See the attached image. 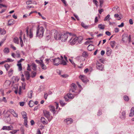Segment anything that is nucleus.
Returning a JSON list of instances; mask_svg holds the SVG:
<instances>
[{
	"mask_svg": "<svg viewBox=\"0 0 134 134\" xmlns=\"http://www.w3.org/2000/svg\"><path fill=\"white\" fill-rule=\"evenodd\" d=\"M14 88L15 89L14 91L15 93L16 94H17L18 93V86H16L15 87H14Z\"/></svg>",
	"mask_w": 134,
	"mask_h": 134,
	"instance_id": "44",
	"label": "nucleus"
},
{
	"mask_svg": "<svg viewBox=\"0 0 134 134\" xmlns=\"http://www.w3.org/2000/svg\"><path fill=\"white\" fill-rule=\"evenodd\" d=\"M49 109L51 111H52L53 112V114L54 115L55 113V107L52 106V105H50L49 106Z\"/></svg>",
	"mask_w": 134,
	"mask_h": 134,
	"instance_id": "16",
	"label": "nucleus"
},
{
	"mask_svg": "<svg viewBox=\"0 0 134 134\" xmlns=\"http://www.w3.org/2000/svg\"><path fill=\"white\" fill-rule=\"evenodd\" d=\"M12 20L13 21V20H9L8 21V24L9 25H12L13 24V23H11V22L12 21Z\"/></svg>",
	"mask_w": 134,
	"mask_h": 134,
	"instance_id": "57",
	"label": "nucleus"
},
{
	"mask_svg": "<svg viewBox=\"0 0 134 134\" xmlns=\"http://www.w3.org/2000/svg\"><path fill=\"white\" fill-rule=\"evenodd\" d=\"M2 100L5 103H6L7 102V101L6 100L5 98V97H3V98L2 99Z\"/></svg>",
	"mask_w": 134,
	"mask_h": 134,
	"instance_id": "59",
	"label": "nucleus"
},
{
	"mask_svg": "<svg viewBox=\"0 0 134 134\" xmlns=\"http://www.w3.org/2000/svg\"><path fill=\"white\" fill-rule=\"evenodd\" d=\"M54 65L57 66L60 64V60L59 58L52 59Z\"/></svg>",
	"mask_w": 134,
	"mask_h": 134,
	"instance_id": "7",
	"label": "nucleus"
},
{
	"mask_svg": "<svg viewBox=\"0 0 134 134\" xmlns=\"http://www.w3.org/2000/svg\"><path fill=\"white\" fill-rule=\"evenodd\" d=\"M81 25L82 27L86 29L88 27V26L86 25L83 22H82L81 23Z\"/></svg>",
	"mask_w": 134,
	"mask_h": 134,
	"instance_id": "38",
	"label": "nucleus"
},
{
	"mask_svg": "<svg viewBox=\"0 0 134 134\" xmlns=\"http://www.w3.org/2000/svg\"><path fill=\"white\" fill-rule=\"evenodd\" d=\"M11 84L10 81L8 80L6 81L4 83V85H8V86L10 85Z\"/></svg>",
	"mask_w": 134,
	"mask_h": 134,
	"instance_id": "39",
	"label": "nucleus"
},
{
	"mask_svg": "<svg viewBox=\"0 0 134 134\" xmlns=\"http://www.w3.org/2000/svg\"><path fill=\"white\" fill-rule=\"evenodd\" d=\"M35 61L37 63L40 64V65H41V64L43 62V61L42 60H36Z\"/></svg>",
	"mask_w": 134,
	"mask_h": 134,
	"instance_id": "35",
	"label": "nucleus"
},
{
	"mask_svg": "<svg viewBox=\"0 0 134 134\" xmlns=\"http://www.w3.org/2000/svg\"><path fill=\"white\" fill-rule=\"evenodd\" d=\"M92 42V41H87L86 42H85V44L86 45H88V44Z\"/></svg>",
	"mask_w": 134,
	"mask_h": 134,
	"instance_id": "51",
	"label": "nucleus"
},
{
	"mask_svg": "<svg viewBox=\"0 0 134 134\" xmlns=\"http://www.w3.org/2000/svg\"><path fill=\"white\" fill-rule=\"evenodd\" d=\"M45 118L43 117H42L41 119V122L44 124H47V121H46Z\"/></svg>",
	"mask_w": 134,
	"mask_h": 134,
	"instance_id": "17",
	"label": "nucleus"
},
{
	"mask_svg": "<svg viewBox=\"0 0 134 134\" xmlns=\"http://www.w3.org/2000/svg\"><path fill=\"white\" fill-rule=\"evenodd\" d=\"M124 99L125 101H128L129 100V97L127 96H124Z\"/></svg>",
	"mask_w": 134,
	"mask_h": 134,
	"instance_id": "43",
	"label": "nucleus"
},
{
	"mask_svg": "<svg viewBox=\"0 0 134 134\" xmlns=\"http://www.w3.org/2000/svg\"><path fill=\"white\" fill-rule=\"evenodd\" d=\"M53 34L54 37L55 39L56 40H59L61 36L60 34L56 30H53Z\"/></svg>",
	"mask_w": 134,
	"mask_h": 134,
	"instance_id": "5",
	"label": "nucleus"
},
{
	"mask_svg": "<svg viewBox=\"0 0 134 134\" xmlns=\"http://www.w3.org/2000/svg\"><path fill=\"white\" fill-rule=\"evenodd\" d=\"M79 78L81 79L82 81L84 83H85L87 82V79L83 75H81L79 76Z\"/></svg>",
	"mask_w": 134,
	"mask_h": 134,
	"instance_id": "13",
	"label": "nucleus"
},
{
	"mask_svg": "<svg viewBox=\"0 0 134 134\" xmlns=\"http://www.w3.org/2000/svg\"><path fill=\"white\" fill-rule=\"evenodd\" d=\"M28 105L30 107H32L34 106V102L32 100H30L29 102Z\"/></svg>",
	"mask_w": 134,
	"mask_h": 134,
	"instance_id": "26",
	"label": "nucleus"
},
{
	"mask_svg": "<svg viewBox=\"0 0 134 134\" xmlns=\"http://www.w3.org/2000/svg\"><path fill=\"white\" fill-rule=\"evenodd\" d=\"M124 26V23H121L120 25H118V27H123Z\"/></svg>",
	"mask_w": 134,
	"mask_h": 134,
	"instance_id": "63",
	"label": "nucleus"
},
{
	"mask_svg": "<svg viewBox=\"0 0 134 134\" xmlns=\"http://www.w3.org/2000/svg\"><path fill=\"white\" fill-rule=\"evenodd\" d=\"M19 131V130H13L12 131L10 132V133H12V134H15L18 131Z\"/></svg>",
	"mask_w": 134,
	"mask_h": 134,
	"instance_id": "46",
	"label": "nucleus"
},
{
	"mask_svg": "<svg viewBox=\"0 0 134 134\" xmlns=\"http://www.w3.org/2000/svg\"><path fill=\"white\" fill-rule=\"evenodd\" d=\"M42 69L44 70H45L47 69V66H46L43 63V62L40 65Z\"/></svg>",
	"mask_w": 134,
	"mask_h": 134,
	"instance_id": "23",
	"label": "nucleus"
},
{
	"mask_svg": "<svg viewBox=\"0 0 134 134\" xmlns=\"http://www.w3.org/2000/svg\"><path fill=\"white\" fill-rule=\"evenodd\" d=\"M119 31V29L118 28H115V29L114 31L116 33L118 32Z\"/></svg>",
	"mask_w": 134,
	"mask_h": 134,
	"instance_id": "64",
	"label": "nucleus"
},
{
	"mask_svg": "<svg viewBox=\"0 0 134 134\" xmlns=\"http://www.w3.org/2000/svg\"><path fill=\"white\" fill-rule=\"evenodd\" d=\"M60 103L62 106H64L65 104V103L64 102V101L62 100L60 101Z\"/></svg>",
	"mask_w": 134,
	"mask_h": 134,
	"instance_id": "47",
	"label": "nucleus"
},
{
	"mask_svg": "<svg viewBox=\"0 0 134 134\" xmlns=\"http://www.w3.org/2000/svg\"><path fill=\"white\" fill-rule=\"evenodd\" d=\"M32 91H31L30 92H29L28 93V96L30 98H31L32 97Z\"/></svg>",
	"mask_w": 134,
	"mask_h": 134,
	"instance_id": "36",
	"label": "nucleus"
},
{
	"mask_svg": "<svg viewBox=\"0 0 134 134\" xmlns=\"http://www.w3.org/2000/svg\"><path fill=\"white\" fill-rule=\"evenodd\" d=\"M43 113L44 116L48 119L49 121H50L52 119L53 117L51 116L49 111L46 110H44L43 111Z\"/></svg>",
	"mask_w": 134,
	"mask_h": 134,
	"instance_id": "4",
	"label": "nucleus"
},
{
	"mask_svg": "<svg viewBox=\"0 0 134 134\" xmlns=\"http://www.w3.org/2000/svg\"><path fill=\"white\" fill-rule=\"evenodd\" d=\"M64 121V122L66 123L67 124H69L72 123L73 122V120L71 118H69L65 119Z\"/></svg>",
	"mask_w": 134,
	"mask_h": 134,
	"instance_id": "12",
	"label": "nucleus"
},
{
	"mask_svg": "<svg viewBox=\"0 0 134 134\" xmlns=\"http://www.w3.org/2000/svg\"><path fill=\"white\" fill-rule=\"evenodd\" d=\"M122 41L124 43H126L128 41L129 38V36L127 34H123L122 35Z\"/></svg>",
	"mask_w": 134,
	"mask_h": 134,
	"instance_id": "9",
	"label": "nucleus"
},
{
	"mask_svg": "<svg viewBox=\"0 0 134 134\" xmlns=\"http://www.w3.org/2000/svg\"><path fill=\"white\" fill-rule=\"evenodd\" d=\"M44 29L42 27H41L38 29L36 33V36L42 37L43 36Z\"/></svg>",
	"mask_w": 134,
	"mask_h": 134,
	"instance_id": "2",
	"label": "nucleus"
},
{
	"mask_svg": "<svg viewBox=\"0 0 134 134\" xmlns=\"http://www.w3.org/2000/svg\"><path fill=\"white\" fill-rule=\"evenodd\" d=\"M24 125L26 126V127H27V117H26V118H24Z\"/></svg>",
	"mask_w": 134,
	"mask_h": 134,
	"instance_id": "27",
	"label": "nucleus"
},
{
	"mask_svg": "<svg viewBox=\"0 0 134 134\" xmlns=\"http://www.w3.org/2000/svg\"><path fill=\"white\" fill-rule=\"evenodd\" d=\"M15 56L17 58H20L21 57L20 55V54L19 51H17L16 52V53L15 54Z\"/></svg>",
	"mask_w": 134,
	"mask_h": 134,
	"instance_id": "32",
	"label": "nucleus"
},
{
	"mask_svg": "<svg viewBox=\"0 0 134 134\" xmlns=\"http://www.w3.org/2000/svg\"><path fill=\"white\" fill-rule=\"evenodd\" d=\"M26 34L27 36H29L30 38H31L33 37V35L31 29L30 30L29 34V30L28 28H27L26 30Z\"/></svg>",
	"mask_w": 134,
	"mask_h": 134,
	"instance_id": "11",
	"label": "nucleus"
},
{
	"mask_svg": "<svg viewBox=\"0 0 134 134\" xmlns=\"http://www.w3.org/2000/svg\"><path fill=\"white\" fill-rule=\"evenodd\" d=\"M25 74L26 79L27 80H28L29 79L30 77L29 72L28 71H25Z\"/></svg>",
	"mask_w": 134,
	"mask_h": 134,
	"instance_id": "14",
	"label": "nucleus"
},
{
	"mask_svg": "<svg viewBox=\"0 0 134 134\" xmlns=\"http://www.w3.org/2000/svg\"><path fill=\"white\" fill-rule=\"evenodd\" d=\"M126 117L125 112V111H123L122 113V116H120V118L122 119H124Z\"/></svg>",
	"mask_w": 134,
	"mask_h": 134,
	"instance_id": "19",
	"label": "nucleus"
},
{
	"mask_svg": "<svg viewBox=\"0 0 134 134\" xmlns=\"http://www.w3.org/2000/svg\"><path fill=\"white\" fill-rule=\"evenodd\" d=\"M83 37L82 36L77 37L76 36V45L82 43Z\"/></svg>",
	"mask_w": 134,
	"mask_h": 134,
	"instance_id": "8",
	"label": "nucleus"
},
{
	"mask_svg": "<svg viewBox=\"0 0 134 134\" xmlns=\"http://www.w3.org/2000/svg\"><path fill=\"white\" fill-rule=\"evenodd\" d=\"M9 112L11 113L12 114L15 111L13 109H10L9 110Z\"/></svg>",
	"mask_w": 134,
	"mask_h": 134,
	"instance_id": "52",
	"label": "nucleus"
},
{
	"mask_svg": "<svg viewBox=\"0 0 134 134\" xmlns=\"http://www.w3.org/2000/svg\"><path fill=\"white\" fill-rule=\"evenodd\" d=\"M0 33L1 35H4L6 33V31L4 29L0 28Z\"/></svg>",
	"mask_w": 134,
	"mask_h": 134,
	"instance_id": "25",
	"label": "nucleus"
},
{
	"mask_svg": "<svg viewBox=\"0 0 134 134\" xmlns=\"http://www.w3.org/2000/svg\"><path fill=\"white\" fill-rule=\"evenodd\" d=\"M110 16V15L108 14L107 16L105 17V18L104 19V21H107L108 19Z\"/></svg>",
	"mask_w": 134,
	"mask_h": 134,
	"instance_id": "50",
	"label": "nucleus"
},
{
	"mask_svg": "<svg viewBox=\"0 0 134 134\" xmlns=\"http://www.w3.org/2000/svg\"><path fill=\"white\" fill-rule=\"evenodd\" d=\"M68 34L70 35V36H71L72 33L68 32L64 35H61L59 40H61L62 42H65L67 40L68 37Z\"/></svg>",
	"mask_w": 134,
	"mask_h": 134,
	"instance_id": "3",
	"label": "nucleus"
},
{
	"mask_svg": "<svg viewBox=\"0 0 134 134\" xmlns=\"http://www.w3.org/2000/svg\"><path fill=\"white\" fill-rule=\"evenodd\" d=\"M7 62H13L14 61V60H12L11 59H10L9 58H8L7 59Z\"/></svg>",
	"mask_w": 134,
	"mask_h": 134,
	"instance_id": "48",
	"label": "nucleus"
},
{
	"mask_svg": "<svg viewBox=\"0 0 134 134\" xmlns=\"http://www.w3.org/2000/svg\"><path fill=\"white\" fill-rule=\"evenodd\" d=\"M21 114L23 118H24V117L26 118V117H27L26 116L27 115V114L24 111H23L22 112Z\"/></svg>",
	"mask_w": 134,
	"mask_h": 134,
	"instance_id": "37",
	"label": "nucleus"
},
{
	"mask_svg": "<svg viewBox=\"0 0 134 134\" xmlns=\"http://www.w3.org/2000/svg\"><path fill=\"white\" fill-rule=\"evenodd\" d=\"M13 71V70L12 69H10L9 70V71L8 72V73H9L8 74H9V76H11L12 74Z\"/></svg>",
	"mask_w": 134,
	"mask_h": 134,
	"instance_id": "49",
	"label": "nucleus"
},
{
	"mask_svg": "<svg viewBox=\"0 0 134 134\" xmlns=\"http://www.w3.org/2000/svg\"><path fill=\"white\" fill-rule=\"evenodd\" d=\"M60 64H62L63 65H66L67 64L66 62L63 60H62L61 62H60Z\"/></svg>",
	"mask_w": 134,
	"mask_h": 134,
	"instance_id": "34",
	"label": "nucleus"
},
{
	"mask_svg": "<svg viewBox=\"0 0 134 134\" xmlns=\"http://www.w3.org/2000/svg\"><path fill=\"white\" fill-rule=\"evenodd\" d=\"M83 58V57H82V56H80V57H77L76 58V59L79 61L80 62L83 59L82 58Z\"/></svg>",
	"mask_w": 134,
	"mask_h": 134,
	"instance_id": "40",
	"label": "nucleus"
},
{
	"mask_svg": "<svg viewBox=\"0 0 134 134\" xmlns=\"http://www.w3.org/2000/svg\"><path fill=\"white\" fill-rule=\"evenodd\" d=\"M129 23L131 25L133 24V22L132 20V19H130L129 20Z\"/></svg>",
	"mask_w": 134,
	"mask_h": 134,
	"instance_id": "60",
	"label": "nucleus"
},
{
	"mask_svg": "<svg viewBox=\"0 0 134 134\" xmlns=\"http://www.w3.org/2000/svg\"><path fill=\"white\" fill-rule=\"evenodd\" d=\"M13 129L12 126L11 125L7 126V130H12Z\"/></svg>",
	"mask_w": 134,
	"mask_h": 134,
	"instance_id": "41",
	"label": "nucleus"
},
{
	"mask_svg": "<svg viewBox=\"0 0 134 134\" xmlns=\"http://www.w3.org/2000/svg\"><path fill=\"white\" fill-rule=\"evenodd\" d=\"M14 42L17 44L19 43V39L17 37H15L13 40Z\"/></svg>",
	"mask_w": 134,
	"mask_h": 134,
	"instance_id": "31",
	"label": "nucleus"
},
{
	"mask_svg": "<svg viewBox=\"0 0 134 134\" xmlns=\"http://www.w3.org/2000/svg\"><path fill=\"white\" fill-rule=\"evenodd\" d=\"M17 66L18 67V70L19 71H21L22 69V67L21 63H18Z\"/></svg>",
	"mask_w": 134,
	"mask_h": 134,
	"instance_id": "29",
	"label": "nucleus"
},
{
	"mask_svg": "<svg viewBox=\"0 0 134 134\" xmlns=\"http://www.w3.org/2000/svg\"><path fill=\"white\" fill-rule=\"evenodd\" d=\"M96 64L97 69L101 70H102L104 67L103 65L99 63L98 61H97Z\"/></svg>",
	"mask_w": 134,
	"mask_h": 134,
	"instance_id": "10",
	"label": "nucleus"
},
{
	"mask_svg": "<svg viewBox=\"0 0 134 134\" xmlns=\"http://www.w3.org/2000/svg\"><path fill=\"white\" fill-rule=\"evenodd\" d=\"M32 74L31 77L32 78H33L36 76V72H34V71H33L32 72Z\"/></svg>",
	"mask_w": 134,
	"mask_h": 134,
	"instance_id": "42",
	"label": "nucleus"
},
{
	"mask_svg": "<svg viewBox=\"0 0 134 134\" xmlns=\"http://www.w3.org/2000/svg\"><path fill=\"white\" fill-rule=\"evenodd\" d=\"M82 55L83 57H86L87 56V54L86 52L85 51H84L82 53Z\"/></svg>",
	"mask_w": 134,
	"mask_h": 134,
	"instance_id": "45",
	"label": "nucleus"
},
{
	"mask_svg": "<svg viewBox=\"0 0 134 134\" xmlns=\"http://www.w3.org/2000/svg\"><path fill=\"white\" fill-rule=\"evenodd\" d=\"M107 55L108 56H109L111 54V52L109 51H107L106 52Z\"/></svg>",
	"mask_w": 134,
	"mask_h": 134,
	"instance_id": "58",
	"label": "nucleus"
},
{
	"mask_svg": "<svg viewBox=\"0 0 134 134\" xmlns=\"http://www.w3.org/2000/svg\"><path fill=\"white\" fill-rule=\"evenodd\" d=\"M94 46L92 44H89L87 47L88 50L90 51H91L94 49Z\"/></svg>",
	"mask_w": 134,
	"mask_h": 134,
	"instance_id": "15",
	"label": "nucleus"
},
{
	"mask_svg": "<svg viewBox=\"0 0 134 134\" xmlns=\"http://www.w3.org/2000/svg\"><path fill=\"white\" fill-rule=\"evenodd\" d=\"M128 43H130L131 41V35H130L129 36V38L128 39Z\"/></svg>",
	"mask_w": 134,
	"mask_h": 134,
	"instance_id": "54",
	"label": "nucleus"
},
{
	"mask_svg": "<svg viewBox=\"0 0 134 134\" xmlns=\"http://www.w3.org/2000/svg\"><path fill=\"white\" fill-rule=\"evenodd\" d=\"M25 86H26L25 83H22V88L23 89L25 90Z\"/></svg>",
	"mask_w": 134,
	"mask_h": 134,
	"instance_id": "53",
	"label": "nucleus"
},
{
	"mask_svg": "<svg viewBox=\"0 0 134 134\" xmlns=\"http://www.w3.org/2000/svg\"><path fill=\"white\" fill-rule=\"evenodd\" d=\"M61 76L64 78H66L68 77L69 76L66 74H64L63 75H61Z\"/></svg>",
	"mask_w": 134,
	"mask_h": 134,
	"instance_id": "56",
	"label": "nucleus"
},
{
	"mask_svg": "<svg viewBox=\"0 0 134 134\" xmlns=\"http://www.w3.org/2000/svg\"><path fill=\"white\" fill-rule=\"evenodd\" d=\"M71 36H72L69 40V42L72 45H74L75 43V35L72 33Z\"/></svg>",
	"mask_w": 134,
	"mask_h": 134,
	"instance_id": "6",
	"label": "nucleus"
},
{
	"mask_svg": "<svg viewBox=\"0 0 134 134\" xmlns=\"http://www.w3.org/2000/svg\"><path fill=\"white\" fill-rule=\"evenodd\" d=\"M26 3L27 4H30L31 3V1H26Z\"/></svg>",
	"mask_w": 134,
	"mask_h": 134,
	"instance_id": "62",
	"label": "nucleus"
},
{
	"mask_svg": "<svg viewBox=\"0 0 134 134\" xmlns=\"http://www.w3.org/2000/svg\"><path fill=\"white\" fill-rule=\"evenodd\" d=\"M19 38L20 39V43L21 47H22L24 46L23 43V40H22L21 36H20L19 37Z\"/></svg>",
	"mask_w": 134,
	"mask_h": 134,
	"instance_id": "30",
	"label": "nucleus"
},
{
	"mask_svg": "<svg viewBox=\"0 0 134 134\" xmlns=\"http://www.w3.org/2000/svg\"><path fill=\"white\" fill-rule=\"evenodd\" d=\"M76 84L77 85V86L79 88V93H80L81 90L83 89V88H82L81 86L80 85L78 82H76Z\"/></svg>",
	"mask_w": 134,
	"mask_h": 134,
	"instance_id": "20",
	"label": "nucleus"
},
{
	"mask_svg": "<svg viewBox=\"0 0 134 134\" xmlns=\"http://www.w3.org/2000/svg\"><path fill=\"white\" fill-rule=\"evenodd\" d=\"M98 28L101 29L103 30L105 28V25H103L101 24H100L98 25Z\"/></svg>",
	"mask_w": 134,
	"mask_h": 134,
	"instance_id": "24",
	"label": "nucleus"
},
{
	"mask_svg": "<svg viewBox=\"0 0 134 134\" xmlns=\"http://www.w3.org/2000/svg\"><path fill=\"white\" fill-rule=\"evenodd\" d=\"M69 60L71 63L74 65V66H75V63L73 62V60L70 59H69Z\"/></svg>",
	"mask_w": 134,
	"mask_h": 134,
	"instance_id": "61",
	"label": "nucleus"
},
{
	"mask_svg": "<svg viewBox=\"0 0 134 134\" xmlns=\"http://www.w3.org/2000/svg\"><path fill=\"white\" fill-rule=\"evenodd\" d=\"M110 44L111 47L112 48H113L115 46L116 42L114 41H111L110 42Z\"/></svg>",
	"mask_w": 134,
	"mask_h": 134,
	"instance_id": "22",
	"label": "nucleus"
},
{
	"mask_svg": "<svg viewBox=\"0 0 134 134\" xmlns=\"http://www.w3.org/2000/svg\"><path fill=\"white\" fill-rule=\"evenodd\" d=\"M75 85L74 83H72L70 85L71 88L69 91V93H68L66 96L64 97L66 101H68L69 99L68 98L70 99H72L74 98L75 93Z\"/></svg>",
	"mask_w": 134,
	"mask_h": 134,
	"instance_id": "1",
	"label": "nucleus"
},
{
	"mask_svg": "<svg viewBox=\"0 0 134 134\" xmlns=\"http://www.w3.org/2000/svg\"><path fill=\"white\" fill-rule=\"evenodd\" d=\"M130 111L129 116H133L134 115V107H132L131 108Z\"/></svg>",
	"mask_w": 134,
	"mask_h": 134,
	"instance_id": "18",
	"label": "nucleus"
},
{
	"mask_svg": "<svg viewBox=\"0 0 134 134\" xmlns=\"http://www.w3.org/2000/svg\"><path fill=\"white\" fill-rule=\"evenodd\" d=\"M32 69L34 71L36 70L37 66L34 63H32L31 65Z\"/></svg>",
	"mask_w": 134,
	"mask_h": 134,
	"instance_id": "21",
	"label": "nucleus"
},
{
	"mask_svg": "<svg viewBox=\"0 0 134 134\" xmlns=\"http://www.w3.org/2000/svg\"><path fill=\"white\" fill-rule=\"evenodd\" d=\"M4 67L5 68L7 71H8L10 67V65L8 64H5L4 65Z\"/></svg>",
	"mask_w": 134,
	"mask_h": 134,
	"instance_id": "33",
	"label": "nucleus"
},
{
	"mask_svg": "<svg viewBox=\"0 0 134 134\" xmlns=\"http://www.w3.org/2000/svg\"><path fill=\"white\" fill-rule=\"evenodd\" d=\"M3 52L5 53H8L9 52V49L7 47L5 48L3 50Z\"/></svg>",
	"mask_w": 134,
	"mask_h": 134,
	"instance_id": "28",
	"label": "nucleus"
},
{
	"mask_svg": "<svg viewBox=\"0 0 134 134\" xmlns=\"http://www.w3.org/2000/svg\"><path fill=\"white\" fill-rule=\"evenodd\" d=\"M12 115H13V116L14 117L17 118L18 117V114L15 112H14Z\"/></svg>",
	"mask_w": 134,
	"mask_h": 134,
	"instance_id": "55",
	"label": "nucleus"
}]
</instances>
